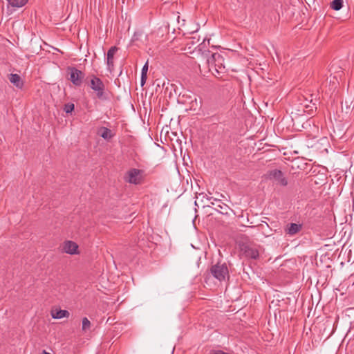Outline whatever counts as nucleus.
Masks as SVG:
<instances>
[{"mask_svg": "<svg viewBox=\"0 0 354 354\" xmlns=\"http://www.w3.org/2000/svg\"><path fill=\"white\" fill-rule=\"evenodd\" d=\"M203 57L206 59L209 71L213 75L219 77V75L225 72L223 64L224 59L220 53L207 50L203 53Z\"/></svg>", "mask_w": 354, "mask_h": 354, "instance_id": "1", "label": "nucleus"}, {"mask_svg": "<svg viewBox=\"0 0 354 354\" xmlns=\"http://www.w3.org/2000/svg\"><path fill=\"white\" fill-rule=\"evenodd\" d=\"M211 274L218 281H223L230 278L229 270L227 265L217 263L210 268Z\"/></svg>", "mask_w": 354, "mask_h": 354, "instance_id": "2", "label": "nucleus"}, {"mask_svg": "<svg viewBox=\"0 0 354 354\" xmlns=\"http://www.w3.org/2000/svg\"><path fill=\"white\" fill-rule=\"evenodd\" d=\"M90 87L96 94V96L100 100H106L107 97L105 95V86L103 82L97 77L93 75L90 82Z\"/></svg>", "mask_w": 354, "mask_h": 354, "instance_id": "3", "label": "nucleus"}, {"mask_svg": "<svg viewBox=\"0 0 354 354\" xmlns=\"http://www.w3.org/2000/svg\"><path fill=\"white\" fill-rule=\"evenodd\" d=\"M142 173L140 169L132 168L126 173L124 180L130 184H140L142 180Z\"/></svg>", "mask_w": 354, "mask_h": 354, "instance_id": "4", "label": "nucleus"}, {"mask_svg": "<svg viewBox=\"0 0 354 354\" xmlns=\"http://www.w3.org/2000/svg\"><path fill=\"white\" fill-rule=\"evenodd\" d=\"M241 251L243 255L247 259H257L259 257V246L243 244L241 246Z\"/></svg>", "mask_w": 354, "mask_h": 354, "instance_id": "5", "label": "nucleus"}, {"mask_svg": "<svg viewBox=\"0 0 354 354\" xmlns=\"http://www.w3.org/2000/svg\"><path fill=\"white\" fill-rule=\"evenodd\" d=\"M268 177L270 180H275L276 182H277V183H279V185H281L282 186H286L288 184V180L285 178L283 174L282 173V171L281 170L273 169V170L270 171L268 173Z\"/></svg>", "mask_w": 354, "mask_h": 354, "instance_id": "6", "label": "nucleus"}, {"mask_svg": "<svg viewBox=\"0 0 354 354\" xmlns=\"http://www.w3.org/2000/svg\"><path fill=\"white\" fill-rule=\"evenodd\" d=\"M70 71V80L74 85L80 86L84 78V73L75 68H71Z\"/></svg>", "mask_w": 354, "mask_h": 354, "instance_id": "7", "label": "nucleus"}, {"mask_svg": "<svg viewBox=\"0 0 354 354\" xmlns=\"http://www.w3.org/2000/svg\"><path fill=\"white\" fill-rule=\"evenodd\" d=\"M62 250L69 254H77L79 253L77 244L72 241H64Z\"/></svg>", "mask_w": 354, "mask_h": 354, "instance_id": "8", "label": "nucleus"}, {"mask_svg": "<svg viewBox=\"0 0 354 354\" xmlns=\"http://www.w3.org/2000/svg\"><path fill=\"white\" fill-rule=\"evenodd\" d=\"M302 224L300 223H288L284 228V232L289 236H294L302 230Z\"/></svg>", "mask_w": 354, "mask_h": 354, "instance_id": "9", "label": "nucleus"}, {"mask_svg": "<svg viewBox=\"0 0 354 354\" xmlns=\"http://www.w3.org/2000/svg\"><path fill=\"white\" fill-rule=\"evenodd\" d=\"M118 50V48L116 46L111 47L107 52L106 54V65L108 70L111 72L113 70L114 64L113 59L114 55L116 52Z\"/></svg>", "mask_w": 354, "mask_h": 354, "instance_id": "10", "label": "nucleus"}, {"mask_svg": "<svg viewBox=\"0 0 354 354\" xmlns=\"http://www.w3.org/2000/svg\"><path fill=\"white\" fill-rule=\"evenodd\" d=\"M214 201L216 203H215L214 202H212V204L216 205V207H217L216 209L218 212H219L220 213H221L223 214H228V211L230 209V207L227 205L221 203L220 200H217L216 198L214 199Z\"/></svg>", "mask_w": 354, "mask_h": 354, "instance_id": "11", "label": "nucleus"}, {"mask_svg": "<svg viewBox=\"0 0 354 354\" xmlns=\"http://www.w3.org/2000/svg\"><path fill=\"white\" fill-rule=\"evenodd\" d=\"M9 80L19 88H21L24 85L21 77L17 74H10L9 76Z\"/></svg>", "mask_w": 354, "mask_h": 354, "instance_id": "12", "label": "nucleus"}, {"mask_svg": "<svg viewBox=\"0 0 354 354\" xmlns=\"http://www.w3.org/2000/svg\"><path fill=\"white\" fill-rule=\"evenodd\" d=\"M70 313L66 310H56L51 311V316L53 319H62L64 317H68Z\"/></svg>", "mask_w": 354, "mask_h": 354, "instance_id": "13", "label": "nucleus"}, {"mask_svg": "<svg viewBox=\"0 0 354 354\" xmlns=\"http://www.w3.org/2000/svg\"><path fill=\"white\" fill-rule=\"evenodd\" d=\"M8 1V8L12 7L15 10L16 8L24 6L28 0H6Z\"/></svg>", "mask_w": 354, "mask_h": 354, "instance_id": "14", "label": "nucleus"}, {"mask_svg": "<svg viewBox=\"0 0 354 354\" xmlns=\"http://www.w3.org/2000/svg\"><path fill=\"white\" fill-rule=\"evenodd\" d=\"M147 71H148V61L145 64L142 68L141 71V80H140V84L142 86L147 80Z\"/></svg>", "mask_w": 354, "mask_h": 354, "instance_id": "15", "label": "nucleus"}, {"mask_svg": "<svg viewBox=\"0 0 354 354\" xmlns=\"http://www.w3.org/2000/svg\"><path fill=\"white\" fill-rule=\"evenodd\" d=\"M343 6V0H333L330 7L335 10H339Z\"/></svg>", "mask_w": 354, "mask_h": 354, "instance_id": "16", "label": "nucleus"}, {"mask_svg": "<svg viewBox=\"0 0 354 354\" xmlns=\"http://www.w3.org/2000/svg\"><path fill=\"white\" fill-rule=\"evenodd\" d=\"M91 322L88 319L87 317H84L82 319V330L84 332H86L87 330H88L91 328Z\"/></svg>", "mask_w": 354, "mask_h": 354, "instance_id": "17", "label": "nucleus"}, {"mask_svg": "<svg viewBox=\"0 0 354 354\" xmlns=\"http://www.w3.org/2000/svg\"><path fill=\"white\" fill-rule=\"evenodd\" d=\"M143 36V32L142 31H136L133 35L132 41H136L141 39V37Z\"/></svg>", "mask_w": 354, "mask_h": 354, "instance_id": "18", "label": "nucleus"}, {"mask_svg": "<svg viewBox=\"0 0 354 354\" xmlns=\"http://www.w3.org/2000/svg\"><path fill=\"white\" fill-rule=\"evenodd\" d=\"M191 104V109L196 110L198 106L201 107L202 101L200 100L199 102H198L197 99L195 98L194 100L192 101Z\"/></svg>", "mask_w": 354, "mask_h": 354, "instance_id": "19", "label": "nucleus"}, {"mask_svg": "<svg viewBox=\"0 0 354 354\" xmlns=\"http://www.w3.org/2000/svg\"><path fill=\"white\" fill-rule=\"evenodd\" d=\"M64 110L66 113H71L74 110V104L73 103H68L65 104Z\"/></svg>", "mask_w": 354, "mask_h": 354, "instance_id": "20", "label": "nucleus"}, {"mask_svg": "<svg viewBox=\"0 0 354 354\" xmlns=\"http://www.w3.org/2000/svg\"><path fill=\"white\" fill-rule=\"evenodd\" d=\"M101 136L104 139L111 138V131L107 128H104L101 133Z\"/></svg>", "mask_w": 354, "mask_h": 354, "instance_id": "21", "label": "nucleus"}, {"mask_svg": "<svg viewBox=\"0 0 354 354\" xmlns=\"http://www.w3.org/2000/svg\"><path fill=\"white\" fill-rule=\"evenodd\" d=\"M200 41V38L199 37H197L196 36H193L192 37H190L189 39V41L187 42V45L189 44H192V45H194V44H197Z\"/></svg>", "mask_w": 354, "mask_h": 354, "instance_id": "22", "label": "nucleus"}, {"mask_svg": "<svg viewBox=\"0 0 354 354\" xmlns=\"http://www.w3.org/2000/svg\"><path fill=\"white\" fill-rule=\"evenodd\" d=\"M310 103L313 104V106H310V105H308V104H306L305 107H306V108L310 107L311 108L310 110H313V108H315V109L317 108L316 107V103L313 102V99L310 100Z\"/></svg>", "mask_w": 354, "mask_h": 354, "instance_id": "23", "label": "nucleus"}, {"mask_svg": "<svg viewBox=\"0 0 354 354\" xmlns=\"http://www.w3.org/2000/svg\"><path fill=\"white\" fill-rule=\"evenodd\" d=\"M205 41V39H203V42H202V43H201V44H199L197 46V47L199 48V50H202V48H203V46H203V44H204Z\"/></svg>", "mask_w": 354, "mask_h": 354, "instance_id": "24", "label": "nucleus"}, {"mask_svg": "<svg viewBox=\"0 0 354 354\" xmlns=\"http://www.w3.org/2000/svg\"><path fill=\"white\" fill-rule=\"evenodd\" d=\"M42 354H50V353L46 351L45 350L43 351Z\"/></svg>", "mask_w": 354, "mask_h": 354, "instance_id": "25", "label": "nucleus"}]
</instances>
